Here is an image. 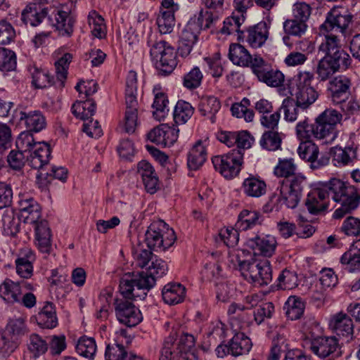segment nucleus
Instances as JSON below:
<instances>
[{
  "mask_svg": "<svg viewBox=\"0 0 360 360\" xmlns=\"http://www.w3.org/2000/svg\"><path fill=\"white\" fill-rule=\"evenodd\" d=\"M115 305L116 317L121 323L128 327H133L141 321L143 319L141 313L131 302L117 299Z\"/></svg>",
  "mask_w": 360,
  "mask_h": 360,
  "instance_id": "nucleus-14",
  "label": "nucleus"
},
{
  "mask_svg": "<svg viewBox=\"0 0 360 360\" xmlns=\"http://www.w3.org/2000/svg\"><path fill=\"white\" fill-rule=\"evenodd\" d=\"M34 226L36 244L41 252L49 254L52 248L51 231L47 221L40 219Z\"/></svg>",
  "mask_w": 360,
  "mask_h": 360,
  "instance_id": "nucleus-23",
  "label": "nucleus"
},
{
  "mask_svg": "<svg viewBox=\"0 0 360 360\" xmlns=\"http://www.w3.org/2000/svg\"><path fill=\"white\" fill-rule=\"evenodd\" d=\"M220 108L219 101L212 96L202 97L198 105V110L201 115L207 117L212 123L215 122V115Z\"/></svg>",
  "mask_w": 360,
  "mask_h": 360,
  "instance_id": "nucleus-36",
  "label": "nucleus"
},
{
  "mask_svg": "<svg viewBox=\"0 0 360 360\" xmlns=\"http://www.w3.org/2000/svg\"><path fill=\"white\" fill-rule=\"evenodd\" d=\"M127 352L122 344L108 345L105 352V360H126Z\"/></svg>",
  "mask_w": 360,
  "mask_h": 360,
  "instance_id": "nucleus-64",
  "label": "nucleus"
},
{
  "mask_svg": "<svg viewBox=\"0 0 360 360\" xmlns=\"http://www.w3.org/2000/svg\"><path fill=\"white\" fill-rule=\"evenodd\" d=\"M164 302L173 305L184 301L186 296V288L179 283H169L165 285L162 291Z\"/></svg>",
  "mask_w": 360,
  "mask_h": 360,
  "instance_id": "nucleus-32",
  "label": "nucleus"
},
{
  "mask_svg": "<svg viewBox=\"0 0 360 360\" xmlns=\"http://www.w3.org/2000/svg\"><path fill=\"white\" fill-rule=\"evenodd\" d=\"M27 351L34 360L46 354L49 349V343L41 336L37 333H32L28 336Z\"/></svg>",
  "mask_w": 360,
  "mask_h": 360,
  "instance_id": "nucleus-33",
  "label": "nucleus"
},
{
  "mask_svg": "<svg viewBox=\"0 0 360 360\" xmlns=\"http://www.w3.org/2000/svg\"><path fill=\"white\" fill-rule=\"evenodd\" d=\"M329 326L338 336L349 338L353 335V321L349 316L343 311L334 314L330 318Z\"/></svg>",
  "mask_w": 360,
  "mask_h": 360,
  "instance_id": "nucleus-26",
  "label": "nucleus"
},
{
  "mask_svg": "<svg viewBox=\"0 0 360 360\" xmlns=\"http://www.w3.org/2000/svg\"><path fill=\"white\" fill-rule=\"evenodd\" d=\"M96 349L97 346L95 340L93 338L86 336L81 337L76 345L77 352L89 360L94 359Z\"/></svg>",
  "mask_w": 360,
  "mask_h": 360,
  "instance_id": "nucleus-46",
  "label": "nucleus"
},
{
  "mask_svg": "<svg viewBox=\"0 0 360 360\" xmlns=\"http://www.w3.org/2000/svg\"><path fill=\"white\" fill-rule=\"evenodd\" d=\"M96 103L92 99L76 101L72 106V113L84 121L89 120L94 115Z\"/></svg>",
  "mask_w": 360,
  "mask_h": 360,
  "instance_id": "nucleus-43",
  "label": "nucleus"
},
{
  "mask_svg": "<svg viewBox=\"0 0 360 360\" xmlns=\"http://www.w3.org/2000/svg\"><path fill=\"white\" fill-rule=\"evenodd\" d=\"M179 131V129L175 126L162 124L151 130L148 137L157 145L170 147L177 141Z\"/></svg>",
  "mask_w": 360,
  "mask_h": 360,
  "instance_id": "nucleus-20",
  "label": "nucleus"
},
{
  "mask_svg": "<svg viewBox=\"0 0 360 360\" xmlns=\"http://www.w3.org/2000/svg\"><path fill=\"white\" fill-rule=\"evenodd\" d=\"M67 175L68 171L65 167L53 165L49 169L46 168V170H41V172L37 173V178L44 181V184H48L53 179L65 181Z\"/></svg>",
  "mask_w": 360,
  "mask_h": 360,
  "instance_id": "nucleus-48",
  "label": "nucleus"
},
{
  "mask_svg": "<svg viewBox=\"0 0 360 360\" xmlns=\"http://www.w3.org/2000/svg\"><path fill=\"white\" fill-rule=\"evenodd\" d=\"M19 120L23 122L27 131L39 132L46 127V119L39 110L30 111L28 112L20 111Z\"/></svg>",
  "mask_w": 360,
  "mask_h": 360,
  "instance_id": "nucleus-29",
  "label": "nucleus"
},
{
  "mask_svg": "<svg viewBox=\"0 0 360 360\" xmlns=\"http://www.w3.org/2000/svg\"><path fill=\"white\" fill-rule=\"evenodd\" d=\"M126 110L124 115V131L133 133L137 126L138 101L136 93L126 92Z\"/></svg>",
  "mask_w": 360,
  "mask_h": 360,
  "instance_id": "nucleus-25",
  "label": "nucleus"
},
{
  "mask_svg": "<svg viewBox=\"0 0 360 360\" xmlns=\"http://www.w3.org/2000/svg\"><path fill=\"white\" fill-rule=\"evenodd\" d=\"M260 146L267 150L275 151L281 148L282 134L275 130L265 131L260 139Z\"/></svg>",
  "mask_w": 360,
  "mask_h": 360,
  "instance_id": "nucleus-47",
  "label": "nucleus"
},
{
  "mask_svg": "<svg viewBox=\"0 0 360 360\" xmlns=\"http://www.w3.org/2000/svg\"><path fill=\"white\" fill-rule=\"evenodd\" d=\"M319 51L324 54L317 66V74L321 80L327 79L336 72L346 70L351 65L350 56L342 48L336 35H328L322 39Z\"/></svg>",
  "mask_w": 360,
  "mask_h": 360,
  "instance_id": "nucleus-2",
  "label": "nucleus"
},
{
  "mask_svg": "<svg viewBox=\"0 0 360 360\" xmlns=\"http://www.w3.org/2000/svg\"><path fill=\"white\" fill-rule=\"evenodd\" d=\"M18 209L20 219L25 224L36 223L41 218L40 205L28 194L18 195Z\"/></svg>",
  "mask_w": 360,
  "mask_h": 360,
  "instance_id": "nucleus-15",
  "label": "nucleus"
},
{
  "mask_svg": "<svg viewBox=\"0 0 360 360\" xmlns=\"http://www.w3.org/2000/svg\"><path fill=\"white\" fill-rule=\"evenodd\" d=\"M277 240L271 235H256L246 241V245L254 251L255 255L271 257L275 253Z\"/></svg>",
  "mask_w": 360,
  "mask_h": 360,
  "instance_id": "nucleus-17",
  "label": "nucleus"
},
{
  "mask_svg": "<svg viewBox=\"0 0 360 360\" xmlns=\"http://www.w3.org/2000/svg\"><path fill=\"white\" fill-rule=\"evenodd\" d=\"M198 34L199 30L195 20H191L182 30L179 41L194 45L198 40Z\"/></svg>",
  "mask_w": 360,
  "mask_h": 360,
  "instance_id": "nucleus-60",
  "label": "nucleus"
},
{
  "mask_svg": "<svg viewBox=\"0 0 360 360\" xmlns=\"http://www.w3.org/2000/svg\"><path fill=\"white\" fill-rule=\"evenodd\" d=\"M38 324L42 328H53L58 324L56 309L53 304L46 302L37 315Z\"/></svg>",
  "mask_w": 360,
  "mask_h": 360,
  "instance_id": "nucleus-41",
  "label": "nucleus"
},
{
  "mask_svg": "<svg viewBox=\"0 0 360 360\" xmlns=\"http://www.w3.org/2000/svg\"><path fill=\"white\" fill-rule=\"evenodd\" d=\"M278 288L282 290H291L297 285V276L295 271L283 269L278 277Z\"/></svg>",
  "mask_w": 360,
  "mask_h": 360,
  "instance_id": "nucleus-56",
  "label": "nucleus"
},
{
  "mask_svg": "<svg viewBox=\"0 0 360 360\" xmlns=\"http://www.w3.org/2000/svg\"><path fill=\"white\" fill-rule=\"evenodd\" d=\"M269 28L265 22H260L253 26H250L245 31H242L238 39L245 41L251 48L259 49L262 47L269 38Z\"/></svg>",
  "mask_w": 360,
  "mask_h": 360,
  "instance_id": "nucleus-16",
  "label": "nucleus"
},
{
  "mask_svg": "<svg viewBox=\"0 0 360 360\" xmlns=\"http://www.w3.org/2000/svg\"><path fill=\"white\" fill-rule=\"evenodd\" d=\"M243 160V153L240 150H232L225 155L214 156L212 162L215 169L222 176L232 179L239 174Z\"/></svg>",
  "mask_w": 360,
  "mask_h": 360,
  "instance_id": "nucleus-9",
  "label": "nucleus"
},
{
  "mask_svg": "<svg viewBox=\"0 0 360 360\" xmlns=\"http://www.w3.org/2000/svg\"><path fill=\"white\" fill-rule=\"evenodd\" d=\"M314 75L310 72H300L293 78L288 93L295 97L303 109H308L318 98L319 94L311 86Z\"/></svg>",
  "mask_w": 360,
  "mask_h": 360,
  "instance_id": "nucleus-4",
  "label": "nucleus"
},
{
  "mask_svg": "<svg viewBox=\"0 0 360 360\" xmlns=\"http://www.w3.org/2000/svg\"><path fill=\"white\" fill-rule=\"evenodd\" d=\"M297 137L302 141H311L314 137V124H309V118L304 117L300 120L295 127Z\"/></svg>",
  "mask_w": 360,
  "mask_h": 360,
  "instance_id": "nucleus-58",
  "label": "nucleus"
},
{
  "mask_svg": "<svg viewBox=\"0 0 360 360\" xmlns=\"http://www.w3.org/2000/svg\"><path fill=\"white\" fill-rule=\"evenodd\" d=\"M231 354L240 356L247 354L252 347L250 339L243 333H236L229 342Z\"/></svg>",
  "mask_w": 360,
  "mask_h": 360,
  "instance_id": "nucleus-38",
  "label": "nucleus"
},
{
  "mask_svg": "<svg viewBox=\"0 0 360 360\" xmlns=\"http://www.w3.org/2000/svg\"><path fill=\"white\" fill-rule=\"evenodd\" d=\"M305 182V176L300 173L283 179L277 188L279 196L276 200L282 205H285L288 208L296 207L300 200Z\"/></svg>",
  "mask_w": 360,
  "mask_h": 360,
  "instance_id": "nucleus-6",
  "label": "nucleus"
},
{
  "mask_svg": "<svg viewBox=\"0 0 360 360\" xmlns=\"http://www.w3.org/2000/svg\"><path fill=\"white\" fill-rule=\"evenodd\" d=\"M51 0L43 2L33 0L23 9L21 20L25 25L32 27L39 25L48 15V8L45 6Z\"/></svg>",
  "mask_w": 360,
  "mask_h": 360,
  "instance_id": "nucleus-19",
  "label": "nucleus"
},
{
  "mask_svg": "<svg viewBox=\"0 0 360 360\" xmlns=\"http://www.w3.org/2000/svg\"><path fill=\"white\" fill-rule=\"evenodd\" d=\"M309 349L321 359L335 360L342 356L341 346L335 336H321L310 341Z\"/></svg>",
  "mask_w": 360,
  "mask_h": 360,
  "instance_id": "nucleus-12",
  "label": "nucleus"
},
{
  "mask_svg": "<svg viewBox=\"0 0 360 360\" xmlns=\"http://www.w3.org/2000/svg\"><path fill=\"white\" fill-rule=\"evenodd\" d=\"M16 56L13 51L0 48V70L9 72L16 68Z\"/></svg>",
  "mask_w": 360,
  "mask_h": 360,
  "instance_id": "nucleus-62",
  "label": "nucleus"
},
{
  "mask_svg": "<svg viewBox=\"0 0 360 360\" xmlns=\"http://www.w3.org/2000/svg\"><path fill=\"white\" fill-rule=\"evenodd\" d=\"M34 259L33 252L29 249L25 250L24 255L15 260L17 274L24 278H30L33 273L32 262Z\"/></svg>",
  "mask_w": 360,
  "mask_h": 360,
  "instance_id": "nucleus-37",
  "label": "nucleus"
},
{
  "mask_svg": "<svg viewBox=\"0 0 360 360\" xmlns=\"http://www.w3.org/2000/svg\"><path fill=\"white\" fill-rule=\"evenodd\" d=\"M332 160L336 167H345L353 162L356 158V148L335 146L330 149Z\"/></svg>",
  "mask_w": 360,
  "mask_h": 360,
  "instance_id": "nucleus-31",
  "label": "nucleus"
},
{
  "mask_svg": "<svg viewBox=\"0 0 360 360\" xmlns=\"http://www.w3.org/2000/svg\"><path fill=\"white\" fill-rule=\"evenodd\" d=\"M89 25L91 28V34L98 39L104 38L106 35V27L104 23V19L95 11L89 13L88 16Z\"/></svg>",
  "mask_w": 360,
  "mask_h": 360,
  "instance_id": "nucleus-50",
  "label": "nucleus"
},
{
  "mask_svg": "<svg viewBox=\"0 0 360 360\" xmlns=\"http://www.w3.org/2000/svg\"><path fill=\"white\" fill-rule=\"evenodd\" d=\"M229 58L236 65L252 70L255 56L252 57L248 50L240 44H231L229 50Z\"/></svg>",
  "mask_w": 360,
  "mask_h": 360,
  "instance_id": "nucleus-28",
  "label": "nucleus"
},
{
  "mask_svg": "<svg viewBox=\"0 0 360 360\" xmlns=\"http://www.w3.org/2000/svg\"><path fill=\"white\" fill-rule=\"evenodd\" d=\"M296 165L292 158L279 160L274 167V173L278 177L289 178L295 174Z\"/></svg>",
  "mask_w": 360,
  "mask_h": 360,
  "instance_id": "nucleus-57",
  "label": "nucleus"
},
{
  "mask_svg": "<svg viewBox=\"0 0 360 360\" xmlns=\"http://www.w3.org/2000/svg\"><path fill=\"white\" fill-rule=\"evenodd\" d=\"M342 118V114L338 110L332 108L325 110L315 119L314 138L325 144L333 143L338 136L337 124Z\"/></svg>",
  "mask_w": 360,
  "mask_h": 360,
  "instance_id": "nucleus-5",
  "label": "nucleus"
},
{
  "mask_svg": "<svg viewBox=\"0 0 360 360\" xmlns=\"http://www.w3.org/2000/svg\"><path fill=\"white\" fill-rule=\"evenodd\" d=\"M245 21V16L233 12L232 15L226 18L224 21V26L221 29V32L224 34H231L237 32L238 34L242 31L240 27Z\"/></svg>",
  "mask_w": 360,
  "mask_h": 360,
  "instance_id": "nucleus-54",
  "label": "nucleus"
},
{
  "mask_svg": "<svg viewBox=\"0 0 360 360\" xmlns=\"http://www.w3.org/2000/svg\"><path fill=\"white\" fill-rule=\"evenodd\" d=\"M288 345L286 339L281 335H277L272 341V346L270 349L267 360H279L283 353H286Z\"/></svg>",
  "mask_w": 360,
  "mask_h": 360,
  "instance_id": "nucleus-55",
  "label": "nucleus"
},
{
  "mask_svg": "<svg viewBox=\"0 0 360 360\" xmlns=\"http://www.w3.org/2000/svg\"><path fill=\"white\" fill-rule=\"evenodd\" d=\"M241 190L249 198H259L266 194L267 186L262 179L250 176L243 181Z\"/></svg>",
  "mask_w": 360,
  "mask_h": 360,
  "instance_id": "nucleus-30",
  "label": "nucleus"
},
{
  "mask_svg": "<svg viewBox=\"0 0 360 360\" xmlns=\"http://www.w3.org/2000/svg\"><path fill=\"white\" fill-rule=\"evenodd\" d=\"M155 278L147 271L125 274L120 282V292L124 298L144 299L155 285Z\"/></svg>",
  "mask_w": 360,
  "mask_h": 360,
  "instance_id": "nucleus-3",
  "label": "nucleus"
},
{
  "mask_svg": "<svg viewBox=\"0 0 360 360\" xmlns=\"http://www.w3.org/2000/svg\"><path fill=\"white\" fill-rule=\"evenodd\" d=\"M252 71L259 82L270 87H280L285 80V76L281 71L273 68L259 56H255Z\"/></svg>",
  "mask_w": 360,
  "mask_h": 360,
  "instance_id": "nucleus-11",
  "label": "nucleus"
},
{
  "mask_svg": "<svg viewBox=\"0 0 360 360\" xmlns=\"http://www.w3.org/2000/svg\"><path fill=\"white\" fill-rule=\"evenodd\" d=\"M147 246L154 250H165L176 240L174 231L163 221L153 222L145 234Z\"/></svg>",
  "mask_w": 360,
  "mask_h": 360,
  "instance_id": "nucleus-8",
  "label": "nucleus"
},
{
  "mask_svg": "<svg viewBox=\"0 0 360 360\" xmlns=\"http://www.w3.org/2000/svg\"><path fill=\"white\" fill-rule=\"evenodd\" d=\"M330 195L334 201L340 204V207L333 213L335 219L343 217L356 209L360 203V195L354 186L347 185L340 179H332L308 194L305 205L309 212L318 214L326 210V199Z\"/></svg>",
  "mask_w": 360,
  "mask_h": 360,
  "instance_id": "nucleus-1",
  "label": "nucleus"
},
{
  "mask_svg": "<svg viewBox=\"0 0 360 360\" xmlns=\"http://www.w3.org/2000/svg\"><path fill=\"white\" fill-rule=\"evenodd\" d=\"M176 344L184 360H196L197 357L194 352L195 339L192 335H182Z\"/></svg>",
  "mask_w": 360,
  "mask_h": 360,
  "instance_id": "nucleus-45",
  "label": "nucleus"
},
{
  "mask_svg": "<svg viewBox=\"0 0 360 360\" xmlns=\"http://www.w3.org/2000/svg\"><path fill=\"white\" fill-rule=\"evenodd\" d=\"M305 304L302 298L297 296H290L284 305L286 316L292 320H297L303 315Z\"/></svg>",
  "mask_w": 360,
  "mask_h": 360,
  "instance_id": "nucleus-40",
  "label": "nucleus"
},
{
  "mask_svg": "<svg viewBox=\"0 0 360 360\" xmlns=\"http://www.w3.org/2000/svg\"><path fill=\"white\" fill-rule=\"evenodd\" d=\"M176 340L175 335H170L165 339L160 350V360H179L182 358Z\"/></svg>",
  "mask_w": 360,
  "mask_h": 360,
  "instance_id": "nucleus-39",
  "label": "nucleus"
},
{
  "mask_svg": "<svg viewBox=\"0 0 360 360\" xmlns=\"http://www.w3.org/2000/svg\"><path fill=\"white\" fill-rule=\"evenodd\" d=\"M250 101L248 98H244L240 103H236L232 105L231 110L232 115L238 118H243L246 122H252L254 119V112L248 108Z\"/></svg>",
  "mask_w": 360,
  "mask_h": 360,
  "instance_id": "nucleus-53",
  "label": "nucleus"
},
{
  "mask_svg": "<svg viewBox=\"0 0 360 360\" xmlns=\"http://www.w3.org/2000/svg\"><path fill=\"white\" fill-rule=\"evenodd\" d=\"M351 86V79L345 75H338L330 79L327 90L333 103L344 101L349 94Z\"/></svg>",
  "mask_w": 360,
  "mask_h": 360,
  "instance_id": "nucleus-21",
  "label": "nucleus"
},
{
  "mask_svg": "<svg viewBox=\"0 0 360 360\" xmlns=\"http://www.w3.org/2000/svg\"><path fill=\"white\" fill-rule=\"evenodd\" d=\"M32 285L26 281L14 282L6 279L0 285V296L7 303L14 304L20 302L24 290H30Z\"/></svg>",
  "mask_w": 360,
  "mask_h": 360,
  "instance_id": "nucleus-18",
  "label": "nucleus"
},
{
  "mask_svg": "<svg viewBox=\"0 0 360 360\" xmlns=\"http://www.w3.org/2000/svg\"><path fill=\"white\" fill-rule=\"evenodd\" d=\"M74 20L68 11L58 10L54 15L53 25L60 34L70 37L73 32Z\"/></svg>",
  "mask_w": 360,
  "mask_h": 360,
  "instance_id": "nucleus-34",
  "label": "nucleus"
},
{
  "mask_svg": "<svg viewBox=\"0 0 360 360\" xmlns=\"http://www.w3.org/2000/svg\"><path fill=\"white\" fill-rule=\"evenodd\" d=\"M261 214L255 210H243L238 217L236 227L240 231H246L259 224Z\"/></svg>",
  "mask_w": 360,
  "mask_h": 360,
  "instance_id": "nucleus-42",
  "label": "nucleus"
},
{
  "mask_svg": "<svg viewBox=\"0 0 360 360\" xmlns=\"http://www.w3.org/2000/svg\"><path fill=\"white\" fill-rule=\"evenodd\" d=\"M50 157L49 146L45 142H41L35 145L27 161L32 168L38 169L39 173L41 170H46Z\"/></svg>",
  "mask_w": 360,
  "mask_h": 360,
  "instance_id": "nucleus-22",
  "label": "nucleus"
},
{
  "mask_svg": "<svg viewBox=\"0 0 360 360\" xmlns=\"http://www.w3.org/2000/svg\"><path fill=\"white\" fill-rule=\"evenodd\" d=\"M2 226L4 234L15 236L20 230L19 219L15 217L13 210H6L2 215Z\"/></svg>",
  "mask_w": 360,
  "mask_h": 360,
  "instance_id": "nucleus-52",
  "label": "nucleus"
},
{
  "mask_svg": "<svg viewBox=\"0 0 360 360\" xmlns=\"http://www.w3.org/2000/svg\"><path fill=\"white\" fill-rule=\"evenodd\" d=\"M208 144L207 139L198 140L194 143L187 157V164L190 169L196 170L205 163L207 157V147Z\"/></svg>",
  "mask_w": 360,
  "mask_h": 360,
  "instance_id": "nucleus-24",
  "label": "nucleus"
},
{
  "mask_svg": "<svg viewBox=\"0 0 360 360\" xmlns=\"http://www.w3.org/2000/svg\"><path fill=\"white\" fill-rule=\"evenodd\" d=\"M282 108L283 109L284 118L287 122H294L297 120L299 122L304 119V117H307V109L301 108L292 98H285L282 103Z\"/></svg>",
  "mask_w": 360,
  "mask_h": 360,
  "instance_id": "nucleus-35",
  "label": "nucleus"
},
{
  "mask_svg": "<svg viewBox=\"0 0 360 360\" xmlns=\"http://www.w3.org/2000/svg\"><path fill=\"white\" fill-rule=\"evenodd\" d=\"M148 44L150 46V54L156 61L157 68L165 75L172 72L177 65L175 49L165 41H153L150 39Z\"/></svg>",
  "mask_w": 360,
  "mask_h": 360,
  "instance_id": "nucleus-7",
  "label": "nucleus"
},
{
  "mask_svg": "<svg viewBox=\"0 0 360 360\" xmlns=\"http://www.w3.org/2000/svg\"><path fill=\"white\" fill-rule=\"evenodd\" d=\"M307 28L306 22L296 18L286 20L283 23L285 32L290 35L301 37Z\"/></svg>",
  "mask_w": 360,
  "mask_h": 360,
  "instance_id": "nucleus-61",
  "label": "nucleus"
},
{
  "mask_svg": "<svg viewBox=\"0 0 360 360\" xmlns=\"http://www.w3.org/2000/svg\"><path fill=\"white\" fill-rule=\"evenodd\" d=\"M352 16L342 8L334 7L328 13L325 22L320 26L319 31L323 38L335 35L332 32L343 33L352 21Z\"/></svg>",
  "mask_w": 360,
  "mask_h": 360,
  "instance_id": "nucleus-10",
  "label": "nucleus"
},
{
  "mask_svg": "<svg viewBox=\"0 0 360 360\" xmlns=\"http://www.w3.org/2000/svg\"><path fill=\"white\" fill-rule=\"evenodd\" d=\"M243 267V277L256 285H266L272 281V269L269 261L250 262Z\"/></svg>",
  "mask_w": 360,
  "mask_h": 360,
  "instance_id": "nucleus-13",
  "label": "nucleus"
},
{
  "mask_svg": "<svg viewBox=\"0 0 360 360\" xmlns=\"http://www.w3.org/2000/svg\"><path fill=\"white\" fill-rule=\"evenodd\" d=\"M194 108L188 102L179 101L174 110V120L177 124H184L192 117Z\"/></svg>",
  "mask_w": 360,
  "mask_h": 360,
  "instance_id": "nucleus-49",
  "label": "nucleus"
},
{
  "mask_svg": "<svg viewBox=\"0 0 360 360\" xmlns=\"http://www.w3.org/2000/svg\"><path fill=\"white\" fill-rule=\"evenodd\" d=\"M299 156L308 162L316 158L319 154L318 146L311 141H302L297 148Z\"/></svg>",
  "mask_w": 360,
  "mask_h": 360,
  "instance_id": "nucleus-63",
  "label": "nucleus"
},
{
  "mask_svg": "<svg viewBox=\"0 0 360 360\" xmlns=\"http://www.w3.org/2000/svg\"><path fill=\"white\" fill-rule=\"evenodd\" d=\"M29 71L32 75V84L36 88H46L54 83L53 77L51 76L48 71L39 68L35 65H31Z\"/></svg>",
  "mask_w": 360,
  "mask_h": 360,
  "instance_id": "nucleus-44",
  "label": "nucleus"
},
{
  "mask_svg": "<svg viewBox=\"0 0 360 360\" xmlns=\"http://www.w3.org/2000/svg\"><path fill=\"white\" fill-rule=\"evenodd\" d=\"M168 103L169 101L164 93L158 91L155 93V98L152 107L154 109L153 116L157 120L161 121L167 115L169 111Z\"/></svg>",
  "mask_w": 360,
  "mask_h": 360,
  "instance_id": "nucleus-51",
  "label": "nucleus"
},
{
  "mask_svg": "<svg viewBox=\"0 0 360 360\" xmlns=\"http://www.w3.org/2000/svg\"><path fill=\"white\" fill-rule=\"evenodd\" d=\"M137 169L147 192L155 193L159 188V179L152 165L143 160L138 164Z\"/></svg>",
  "mask_w": 360,
  "mask_h": 360,
  "instance_id": "nucleus-27",
  "label": "nucleus"
},
{
  "mask_svg": "<svg viewBox=\"0 0 360 360\" xmlns=\"http://www.w3.org/2000/svg\"><path fill=\"white\" fill-rule=\"evenodd\" d=\"M157 25L161 34L171 33L175 25L174 13L160 11V15L157 18Z\"/></svg>",
  "mask_w": 360,
  "mask_h": 360,
  "instance_id": "nucleus-59",
  "label": "nucleus"
}]
</instances>
